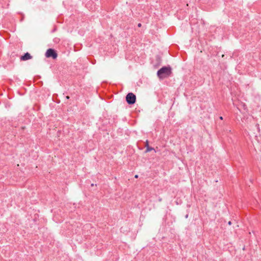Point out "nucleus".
Returning <instances> with one entry per match:
<instances>
[{"label": "nucleus", "mask_w": 261, "mask_h": 261, "mask_svg": "<svg viewBox=\"0 0 261 261\" xmlns=\"http://www.w3.org/2000/svg\"><path fill=\"white\" fill-rule=\"evenodd\" d=\"M172 73V69L170 66H163L157 72V75L160 79L169 76Z\"/></svg>", "instance_id": "f257e3e1"}, {"label": "nucleus", "mask_w": 261, "mask_h": 261, "mask_svg": "<svg viewBox=\"0 0 261 261\" xmlns=\"http://www.w3.org/2000/svg\"><path fill=\"white\" fill-rule=\"evenodd\" d=\"M126 101L129 105H133L136 102V96L133 93H128L126 96Z\"/></svg>", "instance_id": "f03ea898"}, {"label": "nucleus", "mask_w": 261, "mask_h": 261, "mask_svg": "<svg viewBox=\"0 0 261 261\" xmlns=\"http://www.w3.org/2000/svg\"><path fill=\"white\" fill-rule=\"evenodd\" d=\"M45 56L47 58H52L53 59H56L58 57V54L54 49L49 48L46 51Z\"/></svg>", "instance_id": "7ed1b4c3"}, {"label": "nucleus", "mask_w": 261, "mask_h": 261, "mask_svg": "<svg viewBox=\"0 0 261 261\" xmlns=\"http://www.w3.org/2000/svg\"><path fill=\"white\" fill-rule=\"evenodd\" d=\"M32 58V56L29 53H26L23 56H21L20 60L21 61H26L31 59Z\"/></svg>", "instance_id": "20e7f679"}, {"label": "nucleus", "mask_w": 261, "mask_h": 261, "mask_svg": "<svg viewBox=\"0 0 261 261\" xmlns=\"http://www.w3.org/2000/svg\"><path fill=\"white\" fill-rule=\"evenodd\" d=\"M145 147L146 148V151H145L146 152H149V151H150L151 150H154L155 152V149L153 147H151L149 146L148 140L146 141Z\"/></svg>", "instance_id": "39448f33"}, {"label": "nucleus", "mask_w": 261, "mask_h": 261, "mask_svg": "<svg viewBox=\"0 0 261 261\" xmlns=\"http://www.w3.org/2000/svg\"><path fill=\"white\" fill-rule=\"evenodd\" d=\"M138 27H141V23H138Z\"/></svg>", "instance_id": "423d86ee"}, {"label": "nucleus", "mask_w": 261, "mask_h": 261, "mask_svg": "<svg viewBox=\"0 0 261 261\" xmlns=\"http://www.w3.org/2000/svg\"><path fill=\"white\" fill-rule=\"evenodd\" d=\"M228 224V225H230L231 224V221H229Z\"/></svg>", "instance_id": "0eeeda50"}, {"label": "nucleus", "mask_w": 261, "mask_h": 261, "mask_svg": "<svg viewBox=\"0 0 261 261\" xmlns=\"http://www.w3.org/2000/svg\"><path fill=\"white\" fill-rule=\"evenodd\" d=\"M138 177V175H136L135 176V178H137Z\"/></svg>", "instance_id": "6e6552de"}, {"label": "nucleus", "mask_w": 261, "mask_h": 261, "mask_svg": "<svg viewBox=\"0 0 261 261\" xmlns=\"http://www.w3.org/2000/svg\"><path fill=\"white\" fill-rule=\"evenodd\" d=\"M219 118H220V119L222 120L223 119V117L222 116H220L219 117Z\"/></svg>", "instance_id": "1a4fd4ad"}, {"label": "nucleus", "mask_w": 261, "mask_h": 261, "mask_svg": "<svg viewBox=\"0 0 261 261\" xmlns=\"http://www.w3.org/2000/svg\"><path fill=\"white\" fill-rule=\"evenodd\" d=\"M69 96H66V99H69Z\"/></svg>", "instance_id": "9d476101"}, {"label": "nucleus", "mask_w": 261, "mask_h": 261, "mask_svg": "<svg viewBox=\"0 0 261 261\" xmlns=\"http://www.w3.org/2000/svg\"><path fill=\"white\" fill-rule=\"evenodd\" d=\"M159 200L160 201H162V199H161V198H160V199H159Z\"/></svg>", "instance_id": "9b49d317"}, {"label": "nucleus", "mask_w": 261, "mask_h": 261, "mask_svg": "<svg viewBox=\"0 0 261 261\" xmlns=\"http://www.w3.org/2000/svg\"><path fill=\"white\" fill-rule=\"evenodd\" d=\"M92 187L94 186V184H92L91 185Z\"/></svg>", "instance_id": "f8f14e48"}, {"label": "nucleus", "mask_w": 261, "mask_h": 261, "mask_svg": "<svg viewBox=\"0 0 261 261\" xmlns=\"http://www.w3.org/2000/svg\"><path fill=\"white\" fill-rule=\"evenodd\" d=\"M188 215H186V218H188Z\"/></svg>", "instance_id": "ddd939ff"}]
</instances>
